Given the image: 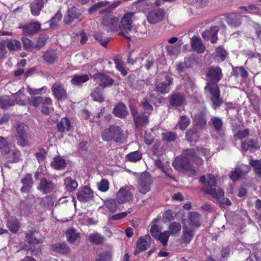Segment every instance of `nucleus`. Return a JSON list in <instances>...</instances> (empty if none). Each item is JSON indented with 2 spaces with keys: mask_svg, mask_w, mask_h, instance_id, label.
<instances>
[{
  "mask_svg": "<svg viewBox=\"0 0 261 261\" xmlns=\"http://www.w3.org/2000/svg\"><path fill=\"white\" fill-rule=\"evenodd\" d=\"M46 1L47 0H37L31 3L30 7L31 14L35 16H38Z\"/></svg>",
  "mask_w": 261,
  "mask_h": 261,
  "instance_id": "nucleus-26",
  "label": "nucleus"
},
{
  "mask_svg": "<svg viewBox=\"0 0 261 261\" xmlns=\"http://www.w3.org/2000/svg\"><path fill=\"white\" fill-rule=\"evenodd\" d=\"M15 104L14 99L11 98L9 96L4 95L0 97V107L2 109H8L10 106H13Z\"/></svg>",
  "mask_w": 261,
  "mask_h": 261,
  "instance_id": "nucleus-35",
  "label": "nucleus"
},
{
  "mask_svg": "<svg viewBox=\"0 0 261 261\" xmlns=\"http://www.w3.org/2000/svg\"><path fill=\"white\" fill-rule=\"evenodd\" d=\"M79 200L82 202H86L93 199L94 194L92 190L88 187L86 186L79 191L76 194Z\"/></svg>",
  "mask_w": 261,
  "mask_h": 261,
  "instance_id": "nucleus-17",
  "label": "nucleus"
},
{
  "mask_svg": "<svg viewBox=\"0 0 261 261\" xmlns=\"http://www.w3.org/2000/svg\"><path fill=\"white\" fill-rule=\"evenodd\" d=\"M249 170L250 167L249 166L242 165L230 172L229 177L233 181H236L240 177L244 176L249 172Z\"/></svg>",
  "mask_w": 261,
  "mask_h": 261,
  "instance_id": "nucleus-20",
  "label": "nucleus"
},
{
  "mask_svg": "<svg viewBox=\"0 0 261 261\" xmlns=\"http://www.w3.org/2000/svg\"><path fill=\"white\" fill-rule=\"evenodd\" d=\"M131 114L136 127L145 126L148 124V116L144 114H139L136 109L132 106H129Z\"/></svg>",
  "mask_w": 261,
  "mask_h": 261,
  "instance_id": "nucleus-12",
  "label": "nucleus"
},
{
  "mask_svg": "<svg viewBox=\"0 0 261 261\" xmlns=\"http://www.w3.org/2000/svg\"><path fill=\"white\" fill-rule=\"evenodd\" d=\"M89 80L87 74L75 75L72 77L71 82L72 85L75 86H80L82 84L86 82Z\"/></svg>",
  "mask_w": 261,
  "mask_h": 261,
  "instance_id": "nucleus-38",
  "label": "nucleus"
},
{
  "mask_svg": "<svg viewBox=\"0 0 261 261\" xmlns=\"http://www.w3.org/2000/svg\"><path fill=\"white\" fill-rule=\"evenodd\" d=\"M194 121L196 125L203 127L206 124V120L202 114H198L194 116Z\"/></svg>",
  "mask_w": 261,
  "mask_h": 261,
  "instance_id": "nucleus-59",
  "label": "nucleus"
},
{
  "mask_svg": "<svg viewBox=\"0 0 261 261\" xmlns=\"http://www.w3.org/2000/svg\"><path fill=\"white\" fill-rule=\"evenodd\" d=\"M180 44L173 45H167L166 49L167 53L170 56H173L178 55L180 50Z\"/></svg>",
  "mask_w": 261,
  "mask_h": 261,
  "instance_id": "nucleus-55",
  "label": "nucleus"
},
{
  "mask_svg": "<svg viewBox=\"0 0 261 261\" xmlns=\"http://www.w3.org/2000/svg\"><path fill=\"white\" fill-rule=\"evenodd\" d=\"M122 137V130L121 128L115 125H111L105 128L101 133V138L105 141L120 142Z\"/></svg>",
  "mask_w": 261,
  "mask_h": 261,
  "instance_id": "nucleus-3",
  "label": "nucleus"
},
{
  "mask_svg": "<svg viewBox=\"0 0 261 261\" xmlns=\"http://www.w3.org/2000/svg\"><path fill=\"white\" fill-rule=\"evenodd\" d=\"M195 229L185 224L183 226L182 240L185 244H189L194 237Z\"/></svg>",
  "mask_w": 261,
  "mask_h": 261,
  "instance_id": "nucleus-24",
  "label": "nucleus"
},
{
  "mask_svg": "<svg viewBox=\"0 0 261 261\" xmlns=\"http://www.w3.org/2000/svg\"><path fill=\"white\" fill-rule=\"evenodd\" d=\"M59 51L57 50L49 49L45 51L42 55V58L48 64H52L57 60Z\"/></svg>",
  "mask_w": 261,
  "mask_h": 261,
  "instance_id": "nucleus-25",
  "label": "nucleus"
},
{
  "mask_svg": "<svg viewBox=\"0 0 261 261\" xmlns=\"http://www.w3.org/2000/svg\"><path fill=\"white\" fill-rule=\"evenodd\" d=\"M48 39V36L46 35H41L38 38L36 44L35 45V48L40 49L42 47L45 45L46 40Z\"/></svg>",
  "mask_w": 261,
  "mask_h": 261,
  "instance_id": "nucleus-61",
  "label": "nucleus"
},
{
  "mask_svg": "<svg viewBox=\"0 0 261 261\" xmlns=\"http://www.w3.org/2000/svg\"><path fill=\"white\" fill-rule=\"evenodd\" d=\"M26 241L32 245L42 244L43 242L44 238L42 237L38 238L35 233L30 231L27 233Z\"/></svg>",
  "mask_w": 261,
  "mask_h": 261,
  "instance_id": "nucleus-34",
  "label": "nucleus"
},
{
  "mask_svg": "<svg viewBox=\"0 0 261 261\" xmlns=\"http://www.w3.org/2000/svg\"><path fill=\"white\" fill-rule=\"evenodd\" d=\"M227 22L232 28L239 27L241 24V16L238 14H231L227 17Z\"/></svg>",
  "mask_w": 261,
  "mask_h": 261,
  "instance_id": "nucleus-33",
  "label": "nucleus"
},
{
  "mask_svg": "<svg viewBox=\"0 0 261 261\" xmlns=\"http://www.w3.org/2000/svg\"><path fill=\"white\" fill-rule=\"evenodd\" d=\"M152 182L153 179L149 173L146 172L142 173L138 181L139 191L143 194H145L150 190Z\"/></svg>",
  "mask_w": 261,
  "mask_h": 261,
  "instance_id": "nucleus-7",
  "label": "nucleus"
},
{
  "mask_svg": "<svg viewBox=\"0 0 261 261\" xmlns=\"http://www.w3.org/2000/svg\"><path fill=\"white\" fill-rule=\"evenodd\" d=\"M93 37L103 47H106L110 40V39L108 37H103L102 33L99 31H95Z\"/></svg>",
  "mask_w": 261,
  "mask_h": 261,
  "instance_id": "nucleus-40",
  "label": "nucleus"
},
{
  "mask_svg": "<svg viewBox=\"0 0 261 261\" xmlns=\"http://www.w3.org/2000/svg\"><path fill=\"white\" fill-rule=\"evenodd\" d=\"M7 226L13 233H16L19 228V223L15 218H11L8 221Z\"/></svg>",
  "mask_w": 261,
  "mask_h": 261,
  "instance_id": "nucleus-48",
  "label": "nucleus"
},
{
  "mask_svg": "<svg viewBox=\"0 0 261 261\" xmlns=\"http://www.w3.org/2000/svg\"><path fill=\"white\" fill-rule=\"evenodd\" d=\"M170 232L169 231H164L163 232H160L158 234L157 239L161 242L163 246H166L170 236Z\"/></svg>",
  "mask_w": 261,
  "mask_h": 261,
  "instance_id": "nucleus-56",
  "label": "nucleus"
},
{
  "mask_svg": "<svg viewBox=\"0 0 261 261\" xmlns=\"http://www.w3.org/2000/svg\"><path fill=\"white\" fill-rule=\"evenodd\" d=\"M51 166L56 169H62L66 166V162L64 159L60 156H56L51 163Z\"/></svg>",
  "mask_w": 261,
  "mask_h": 261,
  "instance_id": "nucleus-42",
  "label": "nucleus"
},
{
  "mask_svg": "<svg viewBox=\"0 0 261 261\" xmlns=\"http://www.w3.org/2000/svg\"><path fill=\"white\" fill-rule=\"evenodd\" d=\"M113 113L115 116L120 118H124L128 114L126 106L121 102L119 103L114 107Z\"/></svg>",
  "mask_w": 261,
  "mask_h": 261,
  "instance_id": "nucleus-28",
  "label": "nucleus"
},
{
  "mask_svg": "<svg viewBox=\"0 0 261 261\" xmlns=\"http://www.w3.org/2000/svg\"><path fill=\"white\" fill-rule=\"evenodd\" d=\"M163 140L167 142H172L177 139V135L175 133L171 132H168L162 134Z\"/></svg>",
  "mask_w": 261,
  "mask_h": 261,
  "instance_id": "nucleus-60",
  "label": "nucleus"
},
{
  "mask_svg": "<svg viewBox=\"0 0 261 261\" xmlns=\"http://www.w3.org/2000/svg\"><path fill=\"white\" fill-rule=\"evenodd\" d=\"M66 236L67 241L70 243H74L80 238V233L72 228L66 231Z\"/></svg>",
  "mask_w": 261,
  "mask_h": 261,
  "instance_id": "nucleus-37",
  "label": "nucleus"
},
{
  "mask_svg": "<svg viewBox=\"0 0 261 261\" xmlns=\"http://www.w3.org/2000/svg\"><path fill=\"white\" fill-rule=\"evenodd\" d=\"M170 234L176 235L179 233L181 230V225L179 223L172 222L169 226Z\"/></svg>",
  "mask_w": 261,
  "mask_h": 261,
  "instance_id": "nucleus-57",
  "label": "nucleus"
},
{
  "mask_svg": "<svg viewBox=\"0 0 261 261\" xmlns=\"http://www.w3.org/2000/svg\"><path fill=\"white\" fill-rule=\"evenodd\" d=\"M168 101L171 107L177 108L185 105L186 96L180 92H173L168 97Z\"/></svg>",
  "mask_w": 261,
  "mask_h": 261,
  "instance_id": "nucleus-10",
  "label": "nucleus"
},
{
  "mask_svg": "<svg viewBox=\"0 0 261 261\" xmlns=\"http://www.w3.org/2000/svg\"><path fill=\"white\" fill-rule=\"evenodd\" d=\"M190 118L185 115H182L180 117V120L178 121V125L180 129H185L190 124Z\"/></svg>",
  "mask_w": 261,
  "mask_h": 261,
  "instance_id": "nucleus-58",
  "label": "nucleus"
},
{
  "mask_svg": "<svg viewBox=\"0 0 261 261\" xmlns=\"http://www.w3.org/2000/svg\"><path fill=\"white\" fill-rule=\"evenodd\" d=\"M42 101L43 97L41 96L32 97L29 99V104L36 108L39 107Z\"/></svg>",
  "mask_w": 261,
  "mask_h": 261,
  "instance_id": "nucleus-63",
  "label": "nucleus"
},
{
  "mask_svg": "<svg viewBox=\"0 0 261 261\" xmlns=\"http://www.w3.org/2000/svg\"><path fill=\"white\" fill-rule=\"evenodd\" d=\"M219 30L218 27H212L209 30L203 32L202 36L204 40L207 41L210 40L212 43H215L218 39L217 33Z\"/></svg>",
  "mask_w": 261,
  "mask_h": 261,
  "instance_id": "nucleus-22",
  "label": "nucleus"
},
{
  "mask_svg": "<svg viewBox=\"0 0 261 261\" xmlns=\"http://www.w3.org/2000/svg\"><path fill=\"white\" fill-rule=\"evenodd\" d=\"M88 239L91 243L96 244H100L105 241V238L97 232L90 234L88 236Z\"/></svg>",
  "mask_w": 261,
  "mask_h": 261,
  "instance_id": "nucleus-45",
  "label": "nucleus"
},
{
  "mask_svg": "<svg viewBox=\"0 0 261 261\" xmlns=\"http://www.w3.org/2000/svg\"><path fill=\"white\" fill-rule=\"evenodd\" d=\"M241 147L244 151H247L254 148H258L259 146L255 140L250 139L242 142Z\"/></svg>",
  "mask_w": 261,
  "mask_h": 261,
  "instance_id": "nucleus-43",
  "label": "nucleus"
},
{
  "mask_svg": "<svg viewBox=\"0 0 261 261\" xmlns=\"http://www.w3.org/2000/svg\"><path fill=\"white\" fill-rule=\"evenodd\" d=\"M134 188L132 186H127L121 187L116 194V199L119 203H124L130 201L133 199L132 192Z\"/></svg>",
  "mask_w": 261,
  "mask_h": 261,
  "instance_id": "nucleus-8",
  "label": "nucleus"
},
{
  "mask_svg": "<svg viewBox=\"0 0 261 261\" xmlns=\"http://www.w3.org/2000/svg\"><path fill=\"white\" fill-rule=\"evenodd\" d=\"M211 122L214 128L217 132L222 130L223 122L222 119L219 117H213L211 119Z\"/></svg>",
  "mask_w": 261,
  "mask_h": 261,
  "instance_id": "nucleus-49",
  "label": "nucleus"
},
{
  "mask_svg": "<svg viewBox=\"0 0 261 261\" xmlns=\"http://www.w3.org/2000/svg\"><path fill=\"white\" fill-rule=\"evenodd\" d=\"M200 181L203 184L205 187H216L217 180L215 176L211 174H207L206 176L203 175L200 179Z\"/></svg>",
  "mask_w": 261,
  "mask_h": 261,
  "instance_id": "nucleus-32",
  "label": "nucleus"
},
{
  "mask_svg": "<svg viewBox=\"0 0 261 261\" xmlns=\"http://www.w3.org/2000/svg\"><path fill=\"white\" fill-rule=\"evenodd\" d=\"M165 15V11L161 8L150 11L147 14V21L151 24H155L162 21Z\"/></svg>",
  "mask_w": 261,
  "mask_h": 261,
  "instance_id": "nucleus-11",
  "label": "nucleus"
},
{
  "mask_svg": "<svg viewBox=\"0 0 261 261\" xmlns=\"http://www.w3.org/2000/svg\"><path fill=\"white\" fill-rule=\"evenodd\" d=\"M199 136L195 128H190L186 133V138L190 142L197 141Z\"/></svg>",
  "mask_w": 261,
  "mask_h": 261,
  "instance_id": "nucleus-50",
  "label": "nucleus"
},
{
  "mask_svg": "<svg viewBox=\"0 0 261 261\" xmlns=\"http://www.w3.org/2000/svg\"><path fill=\"white\" fill-rule=\"evenodd\" d=\"M121 3V1H117L108 6L109 4V1H100L92 5L89 8L88 12L89 14H92L99 10V13L100 14H102L105 13H110L119 6Z\"/></svg>",
  "mask_w": 261,
  "mask_h": 261,
  "instance_id": "nucleus-4",
  "label": "nucleus"
},
{
  "mask_svg": "<svg viewBox=\"0 0 261 261\" xmlns=\"http://www.w3.org/2000/svg\"><path fill=\"white\" fill-rule=\"evenodd\" d=\"M250 134V130L248 128L240 130L237 133L234 134V139L242 140L244 138L247 137Z\"/></svg>",
  "mask_w": 261,
  "mask_h": 261,
  "instance_id": "nucleus-62",
  "label": "nucleus"
},
{
  "mask_svg": "<svg viewBox=\"0 0 261 261\" xmlns=\"http://www.w3.org/2000/svg\"><path fill=\"white\" fill-rule=\"evenodd\" d=\"M20 152L16 149L10 150L6 156L8 160L10 162H16L19 160Z\"/></svg>",
  "mask_w": 261,
  "mask_h": 261,
  "instance_id": "nucleus-47",
  "label": "nucleus"
},
{
  "mask_svg": "<svg viewBox=\"0 0 261 261\" xmlns=\"http://www.w3.org/2000/svg\"><path fill=\"white\" fill-rule=\"evenodd\" d=\"M191 46L192 49L199 54L203 53L205 49L201 39L196 36L191 39Z\"/></svg>",
  "mask_w": 261,
  "mask_h": 261,
  "instance_id": "nucleus-30",
  "label": "nucleus"
},
{
  "mask_svg": "<svg viewBox=\"0 0 261 261\" xmlns=\"http://www.w3.org/2000/svg\"><path fill=\"white\" fill-rule=\"evenodd\" d=\"M232 75L238 77L241 76L243 78H246L248 76V72L243 67H236L233 68Z\"/></svg>",
  "mask_w": 261,
  "mask_h": 261,
  "instance_id": "nucleus-53",
  "label": "nucleus"
},
{
  "mask_svg": "<svg viewBox=\"0 0 261 261\" xmlns=\"http://www.w3.org/2000/svg\"><path fill=\"white\" fill-rule=\"evenodd\" d=\"M166 82H162L159 83H156L155 86L154 90L159 93L163 94L168 93L170 92L171 88L170 86L172 84L173 79L167 75L166 76Z\"/></svg>",
  "mask_w": 261,
  "mask_h": 261,
  "instance_id": "nucleus-18",
  "label": "nucleus"
},
{
  "mask_svg": "<svg viewBox=\"0 0 261 261\" xmlns=\"http://www.w3.org/2000/svg\"><path fill=\"white\" fill-rule=\"evenodd\" d=\"M71 126L69 120L64 117L61 119V121L57 124V128L59 132L63 133L65 131H69Z\"/></svg>",
  "mask_w": 261,
  "mask_h": 261,
  "instance_id": "nucleus-36",
  "label": "nucleus"
},
{
  "mask_svg": "<svg viewBox=\"0 0 261 261\" xmlns=\"http://www.w3.org/2000/svg\"><path fill=\"white\" fill-rule=\"evenodd\" d=\"M54 189V184L45 178H42L40 179L38 189L43 193L47 194L50 193Z\"/></svg>",
  "mask_w": 261,
  "mask_h": 261,
  "instance_id": "nucleus-27",
  "label": "nucleus"
},
{
  "mask_svg": "<svg viewBox=\"0 0 261 261\" xmlns=\"http://www.w3.org/2000/svg\"><path fill=\"white\" fill-rule=\"evenodd\" d=\"M54 251L63 254H66L70 252V248L65 243H58L53 246Z\"/></svg>",
  "mask_w": 261,
  "mask_h": 261,
  "instance_id": "nucleus-39",
  "label": "nucleus"
},
{
  "mask_svg": "<svg viewBox=\"0 0 261 261\" xmlns=\"http://www.w3.org/2000/svg\"><path fill=\"white\" fill-rule=\"evenodd\" d=\"M21 182L23 185L20 189L21 192L22 193L29 192L33 184V178L31 174H26L21 180Z\"/></svg>",
  "mask_w": 261,
  "mask_h": 261,
  "instance_id": "nucleus-31",
  "label": "nucleus"
},
{
  "mask_svg": "<svg viewBox=\"0 0 261 261\" xmlns=\"http://www.w3.org/2000/svg\"><path fill=\"white\" fill-rule=\"evenodd\" d=\"M62 14L61 12L58 11L55 15L49 21V24L51 27L56 25L57 23L60 22L62 19Z\"/></svg>",
  "mask_w": 261,
  "mask_h": 261,
  "instance_id": "nucleus-64",
  "label": "nucleus"
},
{
  "mask_svg": "<svg viewBox=\"0 0 261 261\" xmlns=\"http://www.w3.org/2000/svg\"><path fill=\"white\" fill-rule=\"evenodd\" d=\"M206 91L209 92L211 95L210 99L212 101L213 107L216 110L223 103L222 99L220 98V91L216 83H207L205 87Z\"/></svg>",
  "mask_w": 261,
  "mask_h": 261,
  "instance_id": "nucleus-5",
  "label": "nucleus"
},
{
  "mask_svg": "<svg viewBox=\"0 0 261 261\" xmlns=\"http://www.w3.org/2000/svg\"><path fill=\"white\" fill-rule=\"evenodd\" d=\"M102 24L106 27L108 31H116L119 29L118 19L115 17H105L102 19Z\"/></svg>",
  "mask_w": 261,
  "mask_h": 261,
  "instance_id": "nucleus-21",
  "label": "nucleus"
},
{
  "mask_svg": "<svg viewBox=\"0 0 261 261\" xmlns=\"http://www.w3.org/2000/svg\"><path fill=\"white\" fill-rule=\"evenodd\" d=\"M103 207L107 208L110 213H115L118 208V205L115 199H112L105 201Z\"/></svg>",
  "mask_w": 261,
  "mask_h": 261,
  "instance_id": "nucleus-44",
  "label": "nucleus"
},
{
  "mask_svg": "<svg viewBox=\"0 0 261 261\" xmlns=\"http://www.w3.org/2000/svg\"><path fill=\"white\" fill-rule=\"evenodd\" d=\"M113 255L111 251H105L99 253L95 261H111Z\"/></svg>",
  "mask_w": 261,
  "mask_h": 261,
  "instance_id": "nucleus-51",
  "label": "nucleus"
},
{
  "mask_svg": "<svg viewBox=\"0 0 261 261\" xmlns=\"http://www.w3.org/2000/svg\"><path fill=\"white\" fill-rule=\"evenodd\" d=\"M134 13L129 12L124 15L121 19L118 24L119 29L120 30V35L129 39L128 33L132 30L133 16Z\"/></svg>",
  "mask_w": 261,
  "mask_h": 261,
  "instance_id": "nucleus-6",
  "label": "nucleus"
},
{
  "mask_svg": "<svg viewBox=\"0 0 261 261\" xmlns=\"http://www.w3.org/2000/svg\"><path fill=\"white\" fill-rule=\"evenodd\" d=\"M206 77L212 83L218 82L222 77L221 69L219 67H210L207 70Z\"/></svg>",
  "mask_w": 261,
  "mask_h": 261,
  "instance_id": "nucleus-16",
  "label": "nucleus"
},
{
  "mask_svg": "<svg viewBox=\"0 0 261 261\" xmlns=\"http://www.w3.org/2000/svg\"><path fill=\"white\" fill-rule=\"evenodd\" d=\"M184 156L177 157L172 162V166L174 169L178 171H182L189 176H192L195 174V170L189 164V162H194L197 165H201L203 160L200 156L203 155L206 159L211 156L210 150L204 148L188 149L184 153Z\"/></svg>",
  "mask_w": 261,
  "mask_h": 261,
  "instance_id": "nucleus-1",
  "label": "nucleus"
},
{
  "mask_svg": "<svg viewBox=\"0 0 261 261\" xmlns=\"http://www.w3.org/2000/svg\"><path fill=\"white\" fill-rule=\"evenodd\" d=\"M94 81L98 84V88L103 89L106 86L111 85L114 81L108 75L102 73H98L93 75Z\"/></svg>",
  "mask_w": 261,
  "mask_h": 261,
  "instance_id": "nucleus-14",
  "label": "nucleus"
},
{
  "mask_svg": "<svg viewBox=\"0 0 261 261\" xmlns=\"http://www.w3.org/2000/svg\"><path fill=\"white\" fill-rule=\"evenodd\" d=\"M103 89L98 88V87L96 88L94 91L91 93V97L94 101L99 102H102L104 101V98L102 96L101 91Z\"/></svg>",
  "mask_w": 261,
  "mask_h": 261,
  "instance_id": "nucleus-52",
  "label": "nucleus"
},
{
  "mask_svg": "<svg viewBox=\"0 0 261 261\" xmlns=\"http://www.w3.org/2000/svg\"><path fill=\"white\" fill-rule=\"evenodd\" d=\"M51 91L54 96L58 100L64 101L67 98V93L64 86L59 83L52 85Z\"/></svg>",
  "mask_w": 261,
  "mask_h": 261,
  "instance_id": "nucleus-13",
  "label": "nucleus"
},
{
  "mask_svg": "<svg viewBox=\"0 0 261 261\" xmlns=\"http://www.w3.org/2000/svg\"><path fill=\"white\" fill-rule=\"evenodd\" d=\"M151 244V238L149 235L140 238L137 242V249L135 254L137 255L139 251H144L150 247Z\"/></svg>",
  "mask_w": 261,
  "mask_h": 261,
  "instance_id": "nucleus-19",
  "label": "nucleus"
},
{
  "mask_svg": "<svg viewBox=\"0 0 261 261\" xmlns=\"http://www.w3.org/2000/svg\"><path fill=\"white\" fill-rule=\"evenodd\" d=\"M24 33L27 35H31L39 31L41 28V24L38 21L31 22L28 24L21 27Z\"/></svg>",
  "mask_w": 261,
  "mask_h": 261,
  "instance_id": "nucleus-23",
  "label": "nucleus"
},
{
  "mask_svg": "<svg viewBox=\"0 0 261 261\" xmlns=\"http://www.w3.org/2000/svg\"><path fill=\"white\" fill-rule=\"evenodd\" d=\"M203 191L205 194L210 195L222 206H229L231 203L228 198L224 197V192L219 187H205Z\"/></svg>",
  "mask_w": 261,
  "mask_h": 261,
  "instance_id": "nucleus-2",
  "label": "nucleus"
},
{
  "mask_svg": "<svg viewBox=\"0 0 261 261\" xmlns=\"http://www.w3.org/2000/svg\"><path fill=\"white\" fill-rule=\"evenodd\" d=\"M83 11L75 6L69 8L67 14L65 15L63 21L64 23L68 24L71 23L74 19H77L82 14Z\"/></svg>",
  "mask_w": 261,
  "mask_h": 261,
  "instance_id": "nucleus-15",
  "label": "nucleus"
},
{
  "mask_svg": "<svg viewBox=\"0 0 261 261\" xmlns=\"http://www.w3.org/2000/svg\"><path fill=\"white\" fill-rule=\"evenodd\" d=\"M142 158V154L139 151H136L128 153L126 156V159L130 162H136Z\"/></svg>",
  "mask_w": 261,
  "mask_h": 261,
  "instance_id": "nucleus-54",
  "label": "nucleus"
},
{
  "mask_svg": "<svg viewBox=\"0 0 261 261\" xmlns=\"http://www.w3.org/2000/svg\"><path fill=\"white\" fill-rule=\"evenodd\" d=\"M189 219V225L190 227L196 228L199 227L200 226V215L196 212H190L188 215Z\"/></svg>",
  "mask_w": 261,
  "mask_h": 261,
  "instance_id": "nucleus-29",
  "label": "nucleus"
},
{
  "mask_svg": "<svg viewBox=\"0 0 261 261\" xmlns=\"http://www.w3.org/2000/svg\"><path fill=\"white\" fill-rule=\"evenodd\" d=\"M6 45L8 49L10 51H16L21 49V45L18 40L9 39L6 41Z\"/></svg>",
  "mask_w": 261,
  "mask_h": 261,
  "instance_id": "nucleus-41",
  "label": "nucleus"
},
{
  "mask_svg": "<svg viewBox=\"0 0 261 261\" xmlns=\"http://www.w3.org/2000/svg\"><path fill=\"white\" fill-rule=\"evenodd\" d=\"M27 130V127L24 124H19L17 125L16 138L18 144L22 147L30 145Z\"/></svg>",
  "mask_w": 261,
  "mask_h": 261,
  "instance_id": "nucleus-9",
  "label": "nucleus"
},
{
  "mask_svg": "<svg viewBox=\"0 0 261 261\" xmlns=\"http://www.w3.org/2000/svg\"><path fill=\"white\" fill-rule=\"evenodd\" d=\"M64 184L66 189L71 192L75 190L78 186L76 181L70 177H66L65 179Z\"/></svg>",
  "mask_w": 261,
  "mask_h": 261,
  "instance_id": "nucleus-46",
  "label": "nucleus"
}]
</instances>
